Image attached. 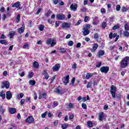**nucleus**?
Wrapping results in <instances>:
<instances>
[{"label":"nucleus","instance_id":"1","mask_svg":"<svg viewBox=\"0 0 129 129\" xmlns=\"http://www.w3.org/2000/svg\"><path fill=\"white\" fill-rule=\"evenodd\" d=\"M129 64V56H125L120 62V66L122 69L126 68Z\"/></svg>","mask_w":129,"mask_h":129},{"label":"nucleus","instance_id":"2","mask_svg":"<svg viewBox=\"0 0 129 129\" xmlns=\"http://www.w3.org/2000/svg\"><path fill=\"white\" fill-rule=\"evenodd\" d=\"M91 25L90 24H87L84 26L83 31H82L83 36H87L89 35V30L90 29Z\"/></svg>","mask_w":129,"mask_h":129},{"label":"nucleus","instance_id":"3","mask_svg":"<svg viewBox=\"0 0 129 129\" xmlns=\"http://www.w3.org/2000/svg\"><path fill=\"white\" fill-rule=\"evenodd\" d=\"M100 71L101 72V73H105V74H107V72L109 71V67L108 66L102 67L100 68Z\"/></svg>","mask_w":129,"mask_h":129},{"label":"nucleus","instance_id":"4","mask_svg":"<svg viewBox=\"0 0 129 129\" xmlns=\"http://www.w3.org/2000/svg\"><path fill=\"white\" fill-rule=\"evenodd\" d=\"M2 88H6V89H9L10 88V82L8 81H4L2 83Z\"/></svg>","mask_w":129,"mask_h":129},{"label":"nucleus","instance_id":"5","mask_svg":"<svg viewBox=\"0 0 129 129\" xmlns=\"http://www.w3.org/2000/svg\"><path fill=\"white\" fill-rule=\"evenodd\" d=\"M116 91V89H115V86L112 85L111 87V89H110V92H111V94L112 95V97L113 98H115V92Z\"/></svg>","mask_w":129,"mask_h":129},{"label":"nucleus","instance_id":"6","mask_svg":"<svg viewBox=\"0 0 129 129\" xmlns=\"http://www.w3.org/2000/svg\"><path fill=\"white\" fill-rule=\"evenodd\" d=\"M56 19L59 20V21H63L65 20V15L61 14H57L56 15Z\"/></svg>","mask_w":129,"mask_h":129},{"label":"nucleus","instance_id":"7","mask_svg":"<svg viewBox=\"0 0 129 129\" xmlns=\"http://www.w3.org/2000/svg\"><path fill=\"white\" fill-rule=\"evenodd\" d=\"M34 119L33 116H29L27 119H26L25 122H27L28 123H31L32 122H34Z\"/></svg>","mask_w":129,"mask_h":129},{"label":"nucleus","instance_id":"8","mask_svg":"<svg viewBox=\"0 0 129 129\" xmlns=\"http://www.w3.org/2000/svg\"><path fill=\"white\" fill-rule=\"evenodd\" d=\"M12 8H16L18 10H22L23 7H21L20 2H17L12 5Z\"/></svg>","mask_w":129,"mask_h":129},{"label":"nucleus","instance_id":"9","mask_svg":"<svg viewBox=\"0 0 129 129\" xmlns=\"http://www.w3.org/2000/svg\"><path fill=\"white\" fill-rule=\"evenodd\" d=\"M69 75H67L65 77H63V83L64 85H67L68 83H69V79H70Z\"/></svg>","mask_w":129,"mask_h":129},{"label":"nucleus","instance_id":"10","mask_svg":"<svg viewBox=\"0 0 129 129\" xmlns=\"http://www.w3.org/2000/svg\"><path fill=\"white\" fill-rule=\"evenodd\" d=\"M61 27L63 29H69V28L71 27V24L70 23L64 22L62 24Z\"/></svg>","mask_w":129,"mask_h":129},{"label":"nucleus","instance_id":"11","mask_svg":"<svg viewBox=\"0 0 129 129\" xmlns=\"http://www.w3.org/2000/svg\"><path fill=\"white\" fill-rule=\"evenodd\" d=\"M61 66L60 64L57 63L56 64L53 68L52 71L53 72H56V71H59V69H60Z\"/></svg>","mask_w":129,"mask_h":129},{"label":"nucleus","instance_id":"12","mask_svg":"<svg viewBox=\"0 0 129 129\" xmlns=\"http://www.w3.org/2000/svg\"><path fill=\"white\" fill-rule=\"evenodd\" d=\"M98 116L100 121H102L104 119V113L101 112L98 114Z\"/></svg>","mask_w":129,"mask_h":129},{"label":"nucleus","instance_id":"13","mask_svg":"<svg viewBox=\"0 0 129 129\" xmlns=\"http://www.w3.org/2000/svg\"><path fill=\"white\" fill-rule=\"evenodd\" d=\"M70 9L71 11L76 12V10H77V4H72L70 6Z\"/></svg>","mask_w":129,"mask_h":129},{"label":"nucleus","instance_id":"14","mask_svg":"<svg viewBox=\"0 0 129 129\" xmlns=\"http://www.w3.org/2000/svg\"><path fill=\"white\" fill-rule=\"evenodd\" d=\"M12 97H13V95L12 93H11V91H7L6 92V98H7L8 100H10Z\"/></svg>","mask_w":129,"mask_h":129},{"label":"nucleus","instance_id":"15","mask_svg":"<svg viewBox=\"0 0 129 129\" xmlns=\"http://www.w3.org/2000/svg\"><path fill=\"white\" fill-rule=\"evenodd\" d=\"M25 31V24L22 25V27L18 29V32L19 34H22Z\"/></svg>","mask_w":129,"mask_h":129},{"label":"nucleus","instance_id":"16","mask_svg":"<svg viewBox=\"0 0 129 129\" xmlns=\"http://www.w3.org/2000/svg\"><path fill=\"white\" fill-rule=\"evenodd\" d=\"M98 48V44L97 43H94L93 44V48L91 49V52H95L96 50H97V48Z\"/></svg>","mask_w":129,"mask_h":129},{"label":"nucleus","instance_id":"17","mask_svg":"<svg viewBox=\"0 0 129 129\" xmlns=\"http://www.w3.org/2000/svg\"><path fill=\"white\" fill-rule=\"evenodd\" d=\"M46 97H47V94H46L45 93H42L41 94H40L39 96V99H45Z\"/></svg>","mask_w":129,"mask_h":129},{"label":"nucleus","instance_id":"18","mask_svg":"<svg viewBox=\"0 0 129 129\" xmlns=\"http://www.w3.org/2000/svg\"><path fill=\"white\" fill-rule=\"evenodd\" d=\"M16 111H17V110H16L15 108H12V107L9 108V112H10L11 114H14V113H15Z\"/></svg>","mask_w":129,"mask_h":129},{"label":"nucleus","instance_id":"19","mask_svg":"<svg viewBox=\"0 0 129 129\" xmlns=\"http://www.w3.org/2000/svg\"><path fill=\"white\" fill-rule=\"evenodd\" d=\"M93 76V74L88 73L86 76V79H89V78H91V77H92Z\"/></svg>","mask_w":129,"mask_h":129},{"label":"nucleus","instance_id":"20","mask_svg":"<svg viewBox=\"0 0 129 129\" xmlns=\"http://www.w3.org/2000/svg\"><path fill=\"white\" fill-rule=\"evenodd\" d=\"M29 83L31 86H34L36 84V81L34 80H30Z\"/></svg>","mask_w":129,"mask_h":129},{"label":"nucleus","instance_id":"21","mask_svg":"<svg viewBox=\"0 0 129 129\" xmlns=\"http://www.w3.org/2000/svg\"><path fill=\"white\" fill-rule=\"evenodd\" d=\"M55 92H56V93H58V94H62V93H63V91L62 90H59L57 88L55 90Z\"/></svg>","mask_w":129,"mask_h":129},{"label":"nucleus","instance_id":"22","mask_svg":"<svg viewBox=\"0 0 129 129\" xmlns=\"http://www.w3.org/2000/svg\"><path fill=\"white\" fill-rule=\"evenodd\" d=\"M87 125L88 127H92V126H93V123H92L91 121H88L87 122Z\"/></svg>","mask_w":129,"mask_h":129},{"label":"nucleus","instance_id":"23","mask_svg":"<svg viewBox=\"0 0 129 129\" xmlns=\"http://www.w3.org/2000/svg\"><path fill=\"white\" fill-rule=\"evenodd\" d=\"M0 96L2 97V99H5L6 98V93H4V91L1 92Z\"/></svg>","mask_w":129,"mask_h":129},{"label":"nucleus","instance_id":"24","mask_svg":"<svg viewBox=\"0 0 129 129\" xmlns=\"http://www.w3.org/2000/svg\"><path fill=\"white\" fill-rule=\"evenodd\" d=\"M98 55L99 57H101V56H103L104 55V51L103 50H100L98 52Z\"/></svg>","mask_w":129,"mask_h":129},{"label":"nucleus","instance_id":"25","mask_svg":"<svg viewBox=\"0 0 129 129\" xmlns=\"http://www.w3.org/2000/svg\"><path fill=\"white\" fill-rule=\"evenodd\" d=\"M123 35L124 36V37H127V38L128 37H129V33L127 30L124 31L123 32Z\"/></svg>","mask_w":129,"mask_h":129},{"label":"nucleus","instance_id":"26","mask_svg":"<svg viewBox=\"0 0 129 129\" xmlns=\"http://www.w3.org/2000/svg\"><path fill=\"white\" fill-rule=\"evenodd\" d=\"M33 67H34V68H38L39 63H38L37 61H34L33 63Z\"/></svg>","mask_w":129,"mask_h":129},{"label":"nucleus","instance_id":"27","mask_svg":"<svg viewBox=\"0 0 129 129\" xmlns=\"http://www.w3.org/2000/svg\"><path fill=\"white\" fill-rule=\"evenodd\" d=\"M68 125H69V123H65L61 125V127L62 129H66L68 127Z\"/></svg>","mask_w":129,"mask_h":129},{"label":"nucleus","instance_id":"28","mask_svg":"<svg viewBox=\"0 0 129 129\" xmlns=\"http://www.w3.org/2000/svg\"><path fill=\"white\" fill-rule=\"evenodd\" d=\"M59 50L60 51V53H66V50H67V49L61 47L59 49Z\"/></svg>","mask_w":129,"mask_h":129},{"label":"nucleus","instance_id":"29","mask_svg":"<svg viewBox=\"0 0 129 129\" xmlns=\"http://www.w3.org/2000/svg\"><path fill=\"white\" fill-rule=\"evenodd\" d=\"M80 11L81 13H86V12H87V9L85 7H82Z\"/></svg>","mask_w":129,"mask_h":129},{"label":"nucleus","instance_id":"30","mask_svg":"<svg viewBox=\"0 0 129 129\" xmlns=\"http://www.w3.org/2000/svg\"><path fill=\"white\" fill-rule=\"evenodd\" d=\"M0 111L1 113H4L6 111V109L4 108L3 106H0Z\"/></svg>","mask_w":129,"mask_h":129},{"label":"nucleus","instance_id":"31","mask_svg":"<svg viewBox=\"0 0 129 129\" xmlns=\"http://www.w3.org/2000/svg\"><path fill=\"white\" fill-rule=\"evenodd\" d=\"M1 44H4L5 45H7L8 43L7 42V40L5 39H3L0 40Z\"/></svg>","mask_w":129,"mask_h":129},{"label":"nucleus","instance_id":"32","mask_svg":"<svg viewBox=\"0 0 129 129\" xmlns=\"http://www.w3.org/2000/svg\"><path fill=\"white\" fill-rule=\"evenodd\" d=\"M56 45V40L54 39H52L51 40V47H53V46H55Z\"/></svg>","mask_w":129,"mask_h":129},{"label":"nucleus","instance_id":"33","mask_svg":"<svg viewBox=\"0 0 129 129\" xmlns=\"http://www.w3.org/2000/svg\"><path fill=\"white\" fill-rule=\"evenodd\" d=\"M92 86V81L89 82L87 86V88H90Z\"/></svg>","mask_w":129,"mask_h":129},{"label":"nucleus","instance_id":"34","mask_svg":"<svg viewBox=\"0 0 129 129\" xmlns=\"http://www.w3.org/2000/svg\"><path fill=\"white\" fill-rule=\"evenodd\" d=\"M124 29L125 31H129V25L128 24L126 23L124 25Z\"/></svg>","mask_w":129,"mask_h":129},{"label":"nucleus","instance_id":"35","mask_svg":"<svg viewBox=\"0 0 129 129\" xmlns=\"http://www.w3.org/2000/svg\"><path fill=\"white\" fill-rule=\"evenodd\" d=\"M14 35H15V32H10V33H9L10 38L11 39H12V38H13V37H14Z\"/></svg>","mask_w":129,"mask_h":129},{"label":"nucleus","instance_id":"36","mask_svg":"<svg viewBox=\"0 0 129 129\" xmlns=\"http://www.w3.org/2000/svg\"><path fill=\"white\" fill-rule=\"evenodd\" d=\"M44 28V26L40 25H39L38 29L40 31H43Z\"/></svg>","mask_w":129,"mask_h":129},{"label":"nucleus","instance_id":"37","mask_svg":"<svg viewBox=\"0 0 129 129\" xmlns=\"http://www.w3.org/2000/svg\"><path fill=\"white\" fill-rule=\"evenodd\" d=\"M106 26H107V24H106V22H104L102 23V27L103 29H105V27H106Z\"/></svg>","mask_w":129,"mask_h":129},{"label":"nucleus","instance_id":"38","mask_svg":"<svg viewBox=\"0 0 129 129\" xmlns=\"http://www.w3.org/2000/svg\"><path fill=\"white\" fill-rule=\"evenodd\" d=\"M116 11H117V12H119V11H120V6L119 5H116Z\"/></svg>","mask_w":129,"mask_h":129},{"label":"nucleus","instance_id":"39","mask_svg":"<svg viewBox=\"0 0 129 129\" xmlns=\"http://www.w3.org/2000/svg\"><path fill=\"white\" fill-rule=\"evenodd\" d=\"M82 108H83L84 109H86V108H87V106L86 105V104L83 103L82 104Z\"/></svg>","mask_w":129,"mask_h":129},{"label":"nucleus","instance_id":"40","mask_svg":"<svg viewBox=\"0 0 129 129\" xmlns=\"http://www.w3.org/2000/svg\"><path fill=\"white\" fill-rule=\"evenodd\" d=\"M52 42V39L50 38L48 39L47 40H46V44L47 45H50Z\"/></svg>","mask_w":129,"mask_h":129},{"label":"nucleus","instance_id":"41","mask_svg":"<svg viewBox=\"0 0 129 129\" xmlns=\"http://www.w3.org/2000/svg\"><path fill=\"white\" fill-rule=\"evenodd\" d=\"M89 17H88V16H86V17H85V19H84V22H85V23H87V22H89Z\"/></svg>","mask_w":129,"mask_h":129},{"label":"nucleus","instance_id":"42","mask_svg":"<svg viewBox=\"0 0 129 129\" xmlns=\"http://www.w3.org/2000/svg\"><path fill=\"white\" fill-rule=\"evenodd\" d=\"M29 47H30V45H29V44L28 43H25L23 46V48H24V49H26V48L29 49Z\"/></svg>","mask_w":129,"mask_h":129},{"label":"nucleus","instance_id":"43","mask_svg":"<svg viewBox=\"0 0 129 129\" xmlns=\"http://www.w3.org/2000/svg\"><path fill=\"white\" fill-rule=\"evenodd\" d=\"M20 19H21V15H20V14H18L16 17V22H19L20 21Z\"/></svg>","mask_w":129,"mask_h":129},{"label":"nucleus","instance_id":"44","mask_svg":"<svg viewBox=\"0 0 129 129\" xmlns=\"http://www.w3.org/2000/svg\"><path fill=\"white\" fill-rule=\"evenodd\" d=\"M47 113H48V111H46L41 115V117H42V118H45V116L47 115Z\"/></svg>","mask_w":129,"mask_h":129},{"label":"nucleus","instance_id":"45","mask_svg":"<svg viewBox=\"0 0 129 129\" xmlns=\"http://www.w3.org/2000/svg\"><path fill=\"white\" fill-rule=\"evenodd\" d=\"M82 22V21L81 20H78V21L75 24V26H79V25H80V24H81Z\"/></svg>","mask_w":129,"mask_h":129},{"label":"nucleus","instance_id":"46","mask_svg":"<svg viewBox=\"0 0 129 129\" xmlns=\"http://www.w3.org/2000/svg\"><path fill=\"white\" fill-rule=\"evenodd\" d=\"M73 44H74L73 42L71 40V41H69L68 45V46H73Z\"/></svg>","mask_w":129,"mask_h":129},{"label":"nucleus","instance_id":"47","mask_svg":"<svg viewBox=\"0 0 129 129\" xmlns=\"http://www.w3.org/2000/svg\"><path fill=\"white\" fill-rule=\"evenodd\" d=\"M127 11V9L125 7H123L122 8V12H123V13H124V12H126Z\"/></svg>","mask_w":129,"mask_h":129},{"label":"nucleus","instance_id":"48","mask_svg":"<svg viewBox=\"0 0 129 129\" xmlns=\"http://www.w3.org/2000/svg\"><path fill=\"white\" fill-rule=\"evenodd\" d=\"M101 62H98L96 66V67H97V68H99V67L101 66Z\"/></svg>","mask_w":129,"mask_h":129},{"label":"nucleus","instance_id":"49","mask_svg":"<svg viewBox=\"0 0 129 129\" xmlns=\"http://www.w3.org/2000/svg\"><path fill=\"white\" fill-rule=\"evenodd\" d=\"M117 29H119V26L118 25H115L113 28H112V30H116Z\"/></svg>","mask_w":129,"mask_h":129},{"label":"nucleus","instance_id":"50","mask_svg":"<svg viewBox=\"0 0 129 129\" xmlns=\"http://www.w3.org/2000/svg\"><path fill=\"white\" fill-rule=\"evenodd\" d=\"M34 75V73H30L28 75L29 78H32Z\"/></svg>","mask_w":129,"mask_h":129},{"label":"nucleus","instance_id":"51","mask_svg":"<svg viewBox=\"0 0 129 129\" xmlns=\"http://www.w3.org/2000/svg\"><path fill=\"white\" fill-rule=\"evenodd\" d=\"M73 107V104L70 103L68 105V108H72Z\"/></svg>","mask_w":129,"mask_h":129},{"label":"nucleus","instance_id":"52","mask_svg":"<svg viewBox=\"0 0 129 129\" xmlns=\"http://www.w3.org/2000/svg\"><path fill=\"white\" fill-rule=\"evenodd\" d=\"M6 19H7V15H6V14H4L2 16V20L3 21H6Z\"/></svg>","mask_w":129,"mask_h":129},{"label":"nucleus","instance_id":"53","mask_svg":"<svg viewBox=\"0 0 129 129\" xmlns=\"http://www.w3.org/2000/svg\"><path fill=\"white\" fill-rule=\"evenodd\" d=\"M53 106H54V107H56V106H58V102L54 101L53 102Z\"/></svg>","mask_w":129,"mask_h":129},{"label":"nucleus","instance_id":"54","mask_svg":"<svg viewBox=\"0 0 129 129\" xmlns=\"http://www.w3.org/2000/svg\"><path fill=\"white\" fill-rule=\"evenodd\" d=\"M105 12H106L105 9H104V8L101 9V14H105Z\"/></svg>","mask_w":129,"mask_h":129},{"label":"nucleus","instance_id":"55","mask_svg":"<svg viewBox=\"0 0 129 129\" xmlns=\"http://www.w3.org/2000/svg\"><path fill=\"white\" fill-rule=\"evenodd\" d=\"M74 82H75V78H73L71 81V84L74 85Z\"/></svg>","mask_w":129,"mask_h":129},{"label":"nucleus","instance_id":"56","mask_svg":"<svg viewBox=\"0 0 129 129\" xmlns=\"http://www.w3.org/2000/svg\"><path fill=\"white\" fill-rule=\"evenodd\" d=\"M81 47V43L79 42L77 44L76 48H80Z\"/></svg>","mask_w":129,"mask_h":129},{"label":"nucleus","instance_id":"57","mask_svg":"<svg viewBox=\"0 0 129 129\" xmlns=\"http://www.w3.org/2000/svg\"><path fill=\"white\" fill-rule=\"evenodd\" d=\"M7 37L6 36V35H5V34H2L1 36V39H6Z\"/></svg>","mask_w":129,"mask_h":129},{"label":"nucleus","instance_id":"58","mask_svg":"<svg viewBox=\"0 0 129 129\" xmlns=\"http://www.w3.org/2000/svg\"><path fill=\"white\" fill-rule=\"evenodd\" d=\"M104 110H107L108 109V105H105L104 106Z\"/></svg>","mask_w":129,"mask_h":129},{"label":"nucleus","instance_id":"59","mask_svg":"<svg viewBox=\"0 0 129 129\" xmlns=\"http://www.w3.org/2000/svg\"><path fill=\"white\" fill-rule=\"evenodd\" d=\"M77 67V64L76 63L74 64L72 66L73 69H76Z\"/></svg>","mask_w":129,"mask_h":129},{"label":"nucleus","instance_id":"60","mask_svg":"<svg viewBox=\"0 0 129 129\" xmlns=\"http://www.w3.org/2000/svg\"><path fill=\"white\" fill-rule=\"evenodd\" d=\"M54 5H57L58 4V0H52Z\"/></svg>","mask_w":129,"mask_h":129},{"label":"nucleus","instance_id":"61","mask_svg":"<svg viewBox=\"0 0 129 129\" xmlns=\"http://www.w3.org/2000/svg\"><path fill=\"white\" fill-rule=\"evenodd\" d=\"M42 74H43V75H44V76H45V75H47L48 74V73H47V71L46 70H44L42 72Z\"/></svg>","mask_w":129,"mask_h":129},{"label":"nucleus","instance_id":"62","mask_svg":"<svg viewBox=\"0 0 129 129\" xmlns=\"http://www.w3.org/2000/svg\"><path fill=\"white\" fill-rule=\"evenodd\" d=\"M112 37H113L112 32H111L109 35V39H112Z\"/></svg>","mask_w":129,"mask_h":129},{"label":"nucleus","instance_id":"63","mask_svg":"<svg viewBox=\"0 0 129 129\" xmlns=\"http://www.w3.org/2000/svg\"><path fill=\"white\" fill-rule=\"evenodd\" d=\"M0 11L1 13H4L5 12V8L4 7H1Z\"/></svg>","mask_w":129,"mask_h":129},{"label":"nucleus","instance_id":"64","mask_svg":"<svg viewBox=\"0 0 129 129\" xmlns=\"http://www.w3.org/2000/svg\"><path fill=\"white\" fill-rule=\"evenodd\" d=\"M25 101H26L25 99H22L20 102L21 104H24V103H25Z\"/></svg>","mask_w":129,"mask_h":129}]
</instances>
